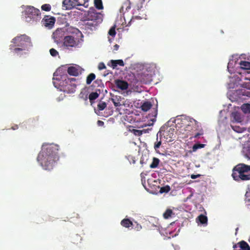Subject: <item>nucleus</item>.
Segmentation results:
<instances>
[{
    "mask_svg": "<svg viewBox=\"0 0 250 250\" xmlns=\"http://www.w3.org/2000/svg\"><path fill=\"white\" fill-rule=\"evenodd\" d=\"M24 8V13L26 21L41 19V13L39 9L32 6H25Z\"/></svg>",
    "mask_w": 250,
    "mask_h": 250,
    "instance_id": "423d86ee",
    "label": "nucleus"
},
{
    "mask_svg": "<svg viewBox=\"0 0 250 250\" xmlns=\"http://www.w3.org/2000/svg\"><path fill=\"white\" fill-rule=\"evenodd\" d=\"M95 75L94 73H91L86 78V83L90 84L92 81L95 79Z\"/></svg>",
    "mask_w": 250,
    "mask_h": 250,
    "instance_id": "cd10ccee",
    "label": "nucleus"
},
{
    "mask_svg": "<svg viewBox=\"0 0 250 250\" xmlns=\"http://www.w3.org/2000/svg\"><path fill=\"white\" fill-rule=\"evenodd\" d=\"M152 106L150 103L148 101L145 102L141 106V109L144 111H147Z\"/></svg>",
    "mask_w": 250,
    "mask_h": 250,
    "instance_id": "412c9836",
    "label": "nucleus"
},
{
    "mask_svg": "<svg viewBox=\"0 0 250 250\" xmlns=\"http://www.w3.org/2000/svg\"><path fill=\"white\" fill-rule=\"evenodd\" d=\"M80 36H81V37H83V35H82V33H80Z\"/></svg>",
    "mask_w": 250,
    "mask_h": 250,
    "instance_id": "6e6d98bb",
    "label": "nucleus"
},
{
    "mask_svg": "<svg viewBox=\"0 0 250 250\" xmlns=\"http://www.w3.org/2000/svg\"><path fill=\"white\" fill-rule=\"evenodd\" d=\"M240 67L243 69L250 70V62L246 61H241L240 62Z\"/></svg>",
    "mask_w": 250,
    "mask_h": 250,
    "instance_id": "4be33fe9",
    "label": "nucleus"
},
{
    "mask_svg": "<svg viewBox=\"0 0 250 250\" xmlns=\"http://www.w3.org/2000/svg\"><path fill=\"white\" fill-rule=\"evenodd\" d=\"M175 129L170 127L167 131H164L161 135H163L168 142H171L174 138Z\"/></svg>",
    "mask_w": 250,
    "mask_h": 250,
    "instance_id": "f8f14e48",
    "label": "nucleus"
},
{
    "mask_svg": "<svg viewBox=\"0 0 250 250\" xmlns=\"http://www.w3.org/2000/svg\"><path fill=\"white\" fill-rule=\"evenodd\" d=\"M62 34V32L61 31L57 30L53 34V37L55 40V42H58L60 40L59 39L61 36L60 35Z\"/></svg>",
    "mask_w": 250,
    "mask_h": 250,
    "instance_id": "bb28decb",
    "label": "nucleus"
},
{
    "mask_svg": "<svg viewBox=\"0 0 250 250\" xmlns=\"http://www.w3.org/2000/svg\"><path fill=\"white\" fill-rule=\"evenodd\" d=\"M41 8L42 10L49 11L51 10V6L49 4H45L42 6Z\"/></svg>",
    "mask_w": 250,
    "mask_h": 250,
    "instance_id": "72a5a7b5",
    "label": "nucleus"
},
{
    "mask_svg": "<svg viewBox=\"0 0 250 250\" xmlns=\"http://www.w3.org/2000/svg\"><path fill=\"white\" fill-rule=\"evenodd\" d=\"M42 22L45 26L50 28L54 25L55 19L53 17H46L42 20Z\"/></svg>",
    "mask_w": 250,
    "mask_h": 250,
    "instance_id": "2eb2a0df",
    "label": "nucleus"
},
{
    "mask_svg": "<svg viewBox=\"0 0 250 250\" xmlns=\"http://www.w3.org/2000/svg\"><path fill=\"white\" fill-rule=\"evenodd\" d=\"M99 95L100 94L98 93L97 92H92L90 93L89 96V99L90 103H91L93 100L97 99L99 97Z\"/></svg>",
    "mask_w": 250,
    "mask_h": 250,
    "instance_id": "b1692460",
    "label": "nucleus"
},
{
    "mask_svg": "<svg viewBox=\"0 0 250 250\" xmlns=\"http://www.w3.org/2000/svg\"><path fill=\"white\" fill-rule=\"evenodd\" d=\"M150 129H144L141 130L142 131H143V133H147V132H149Z\"/></svg>",
    "mask_w": 250,
    "mask_h": 250,
    "instance_id": "09e8293b",
    "label": "nucleus"
},
{
    "mask_svg": "<svg viewBox=\"0 0 250 250\" xmlns=\"http://www.w3.org/2000/svg\"><path fill=\"white\" fill-rule=\"evenodd\" d=\"M170 190V188L169 186H166L161 188L160 192L161 193H167Z\"/></svg>",
    "mask_w": 250,
    "mask_h": 250,
    "instance_id": "7c9ffc66",
    "label": "nucleus"
},
{
    "mask_svg": "<svg viewBox=\"0 0 250 250\" xmlns=\"http://www.w3.org/2000/svg\"><path fill=\"white\" fill-rule=\"evenodd\" d=\"M143 0L144 1L145 0Z\"/></svg>",
    "mask_w": 250,
    "mask_h": 250,
    "instance_id": "e2e57ef3",
    "label": "nucleus"
},
{
    "mask_svg": "<svg viewBox=\"0 0 250 250\" xmlns=\"http://www.w3.org/2000/svg\"><path fill=\"white\" fill-rule=\"evenodd\" d=\"M98 125L100 126L103 125H104V122L101 121H98Z\"/></svg>",
    "mask_w": 250,
    "mask_h": 250,
    "instance_id": "de8ad7c7",
    "label": "nucleus"
},
{
    "mask_svg": "<svg viewBox=\"0 0 250 250\" xmlns=\"http://www.w3.org/2000/svg\"><path fill=\"white\" fill-rule=\"evenodd\" d=\"M232 117L233 119L237 122H240L241 121V117L239 113L237 112L232 113Z\"/></svg>",
    "mask_w": 250,
    "mask_h": 250,
    "instance_id": "2f4dec72",
    "label": "nucleus"
},
{
    "mask_svg": "<svg viewBox=\"0 0 250 250\" xmlns=\"http://www.w3.org/2000/svg\"><path fill=\"white\" fill-rule=\"evenodd\" d=\"M14 44L9 46V49L16 53L28 50L32 46L31 39L26 35H21L13 38L11 41Z\"/></svg>",
    "mask_w": 250,
    "mask_h": 250,
    "instance_id": "f03ea898",
    "label": "nucleus"
},
{
    "mask_svg": "<svg viewBox=\"0 0 250 250\" xmlns=\"http://www.w3.org/2000/svg\"><path fill=\"white\" fill-rule=\"evenodd\" d=\"M84 1H85V0H81V1H79L80 3H83Z\"/></svg>",
    "mask_w": 250,
    "mask_h": 250,
    "instance_id": "864d4df0",
    "label": "nucleus"
},
{
    "mask_svg": "<svg viewBox=\"0 0 250 250\" xmlns=\"http://www.w3.org/2000/svg\"><path fill=\"white\" fill-rule=\"evenodd\" d=\"M189 123L187 125L186 129L188 130H197L198 132L194 136V138H198L204 134V130L200 123L195 120L189 118Z\"/></svg>",
    "mask_w": 250,
    "mask_h": 250,
    "instance_id": "0eeeda50",
    "label": "nucleus"
},
{
    "mask_svg": "<svg viewBox=\"0 0 250 250\" xmlns=\"http://www.w3.org/2000/svg\"><path fill=\"white\" fill-rule=\"evenodd\" d=\"M140 163H141V164H143V160H140Z\"/></svg>",
    "mask_w": 250,
    "mask_h": 250,
    "instance_id": "4d7b16f0",
    "label": "nucleus"
},
{
    "mask_svg": "<svg viewBox=\"0 0 250 250\" xmlns=\"http://www.w3.org/2000/svg\"><path fill=\"white\" fill-rule=\"evenodd\" d=\"M60 70H61V68H59V69H58L56 71V73L57 74H58V72H59L60 71Z\"/></svg>",
    "mask_w": 250,
    "mask_h": 250,
    "instance_id": "603ef678",
    "label": "nucleus"
},
{
    "mask_svg": "<svg viewBox=\"0 0 250 250\" xmlns=\"http://www.w3.org/2000/svg\"><path fill=\"white\" fill-rule=\"evenodd\" d=\"M76 0L77 2H79V0Z\"/></svg>",
    "mask_w": 250,
    "mask_h": 250,
    "instance_id": "13d9d810",
    "label": "nucleus"
},
{
    "mask_svg": "<svg viewBox=\"0 0 250 250\" xmlns=\"http://www.w3.org/2000/svg\"><path fill=\"white\" fill-rule=\"evenodd\" d=\"M229 63H228V67H229Z\"/></svg>",
    "mask_w": 250,
    "mask_h": 250,
    "instance_id": "680f3d73",
    "label": "nucleus"
},
{
    "mask_svg": "<svg viewBox=\"0 0 250 250\" xmlns=\"http://www.w3.org/2000/svg\"><path fill=\"white\" fill-rule=\"evenodd\" d=\"M50 54L52 56H56L57 55H58L59 53L55 49L51 48L50 49Z\"/></svg>",
    "mask_w": 250,
    "mask_h": 250,
    "instance_id": "c9c22d12",
    "label": "nucleus"
},
{
    "mask_svg": "<svg viewBox=\"0 0 250 250\" xmlns=\"http://www.w3.org/2000/svg\"><path fill=\"white\" fill-rule=\"evenodd\" d=\"M160 162V160L159 158L156 157H153L152 159V162L150 165L149 167L151 168H155L158 167Z\"/></svg>",
    "mask_w": 250,
    "mask_h": 250,
    "instance_id": "aec40b11",
    "label": "nucleus"
},
{
    "mask_svg": "<svg viewBox=\"0 0 250 250\" xmlns=\"http://www.w3.org/2000/svg\"><path fill=\"white\" fill-rule=\"evenodd\" d=\"M156 121V120H155V119L152 120V121H153V122H154V121Z\"/></svg>",
    "mask_w": 250,
    "mask_h": 250,
    "instance_id": "bf43d9fd",
    "label": "nucleus"
},
{
    "mask_svg": "<svg viewBox=\"0 0 250 250\" xmlns=\"http://www.w3.org/2000/svg\"><path fill=\"white\" fill-rule=\"evenodd\" d=\"M110 63L113 68H115L118 65L121 66H124V62L122 60H111Z\"/></svg>",
    "mask_w": 250,
    "mask_h": 250,
    "instance_id": "a211bd4d",
    "label": "nucleus"
},
{
    "mask_svg": "<svg viewBox=\"0 0 250 250\" xmlns=\"http://www.w3.org/2000/svg\"><path fill=\"white\" fill-rule=\"evenodd\" d=\"M113 103L114 104V105L116 106H120L121 105V104L120 103V101L118 100L116 101L115 99L113 98L112 99Z\"/></svg>",
    "mask_w": 250,
    "mask_h": 250,
    "instance_id": "58836bf2",
    "label": "nucleus"
},
{
    "mask_svg": "<svg viewBox=\"0 0 250 250\" xmlns=\"http://www.w3.org/2000/svg\"><path fill=\"white\" fill-rule=\"evenodd\" d=\"M79 96L80 98L83 99L84 100H86L87 99V94H85V93H83V92H81L80 93Z\"/></svg>",
    "mask_w": 250,
    "mask_h": 250,
    "instance_id": "e433bc0d",
    "label": "nucleus"
},
{
    "mask_svg": "<svg viewBox=\"0 0 250 250\" xmlns=\"http://www.w3.org/2000/svg\"><path fill=\"white\" fill-rule=\"evenodd\" d=\"M233 250H250V247L245 241H241L233 246Z\"/></svg>",
    "mask_w": 250,
    "mask_h": 250,
    "instance_id": "ddd939ff",
    "label": "nucleus"
},
{
    "mask_svg": "<svg viewBox=\"0 0 250 250\" xmlns=\"http://www.w3.org/2000/svg\"><path fill=\"white\" fill-rule=\"evenodd\" d=\"M122 226L129 228L130 227L133 226V223L129 219H123L120 223Z\"/></svg>",
    "mask_w": 250,
    "mask_h": 250,
    "instance_id": "dca6fc26",
    "label": "nucleus"
},
{
    "mask_svg": "<svg viewBox=\"0 0 250 250\" xmlns=\"http://www.w3.org/2000/svg\"><path fill=\"white\" fill-rule=\"evenodd\" d=\"M74 217L79 218V215H78V213H73V214L71 216V218H72Z\"/></svg>",
    "mask_w": 250,
    "mask_h": 250,
    "instance_id": "a18cd8bd",
    "label": "nucleus"
},
{
    "mask_svg": "<svg viewBox=\"0 0 250 250\" xmlns=\"http://www.w3.org/2000/svg\"><path fill=\"white\" fill-rule=\"evenodd\" d=\"M94 3L97 9L101 10L104 8L102 0H94Z\"/></svg>",
    "mask_w": 250,
    "mask_h": 250,
    "instance_id": "5701e85b",
    "label": "nucleus"
},
{
    "mask_svg": "<svg viewBox=\"0 0 250 250\" xmlns=\"http://www.w3.org/2000/svg\"><path fill=\"white\" fill-rule=\"evenodd\" d=\"M173 211L170 209H167L166 211L163 213V216L165 219H167L171 216Z\"/></svg>",
    "mask_w": 250,
    "mask_h": 250,
    "instance_id": "393cba45",
    "label": "nucleus"
},
{
    "mask_svg": "<svg viewBox=\"0 0 250 250\" xmlns=\"http://www.w3.org/2000/svg\"><path fill=\"white\" fill-rule=\"evenodd\" d=\"M115 83L119 88L122 90H125L127 89L128 87V83L125 81L121 80L119 79L115 81Z\"/></svg>",
    "mask_w": 250,
    "mask_h": 250,
    "instance_id": "4468645a",
    "label": "nucleus"
},
{
    "mask_svg": "<svg viewBox=\"0 0 250 250\" xmlns=\"http://www.w3.org/2000/svg\"><path fill=\"white\" fill-rule=\"evenodd\" d=\"M162 131H163V128H161V130L158 132V133L157 134V138H156L157 141L155 143L154 146V148L155 150H157L158 149H159L160 148V146L162 144L161 141V140H160V141L158 140V135L159 134H160V136H162Z\"/></svg>",
    "mask_w": 250,
    "mask_h": 250,
    "instance_id": "6ab92c4d",
    "label": "nucleus"
},
{
    "mask_svg": "<svg viewBox=\"0 0 250 250\" xmlns=\"http://www.w3.org/2000/svg\"><path fill=\"white\" fill-rule=\"evenodd\" d=\"M76 6H83L87 7L88 4L87 1H84L83 3L77 2L75 0H63L62 1V9L65 10H70Z\"/></svg>",
    "mask_w": 250,
    "mask_h": 250,
    "instance_id": "1a4fd4ad",
    "label": "nucleus"
},
{
    "mask_svg": "<svg viewBox=\"0 0 250 250\" xmlns=\"http://www.w3.org/2000/svg\"><path fill=\"white\" fill-rule=\"evenodd\" d=\"M83 40L76 36H66L63 38V46L65 48L72 50L73 48H80Z\"/></svg>",
    "mask_w": 250,
    "mask_h": 250,
    "instance_id": "39448f33",
    "label": "nucleus"
},
{
    "mask_svg": "<svg viewBox=\"0 0 250 250\" xmlns=\"http://www.w3.org/2000/svg\"><path fill=\"white\" fill-rule=\"evenodd\" d=\"M59 146L57 145L43 144L37 158V161L44 169L50 170L59 159Z\"/></svg>",
    "mask_w": 250,
    "mask_h": 250,
    "instance_id": "f257e3e1",
    "label": "nucleus"
},
{
    "mask_svg": "<svg viewBox=\"0 0 250 250\" xmlns=\"http://www.w3.org/2000/svg\"><path fill=\"white\" fill-rule=\"evenodd\" d=\"M18 128V126L17 125H15V126H12V128L13 129H14V130L16 129H17Z\"/></svg>",
    "mask_w": 250,
    "mask_h": 250,
    "instance_id": "8fccbe9b",
    "label": "nucleus"
},
{
    "mask_svg": "<svg viewBox=\"0 0 250 250\" xmlns=\"http://www.w3.org/2000/svg\"><path fill=\"white\" fill-rule=\"evenodd\" d=\"M157 110H156L155 111V115H154V116H155V118H156V116H157Z\"/></svg>",
    "mask_w": 250,
    "mask_h": 250,
    "instance_id": "3c124183",
    "label": "nucleus"
},
{
    "mask_svg": "<svg viewBox=\"0 0 250 250\" xmlns=\"http://www.w3.org/2000/svg\"><path fill=\"white\" fill-rule=\"evenodd\" d=\"M147 126V125H144L143 126Z\"/></svg>",
    "mask_w": 250,
    "mask_h": 250,
    "instance_id": "052dcab7",
    "label": "nucleus"
},
{
    "mask_svg": "<svg viewBox=\"0 0 250 250\" xmlns=\"http://www.w3.org/2000/svg\"><path fill=\"white\" fill-rule=\"evenodd\" d=\"M76 239L80 240V241L81 240V238L80 236L79 235H76L75 237H74L73 238V241H72L73 243L78 244V243H76V242L75 241V240Z\"/></svg>",
    "mask_w": 250,
    "mask_h": 250,
    "instance_id": "79ce46f5",
    "label": "nucleus"
},
{
    "mask_svg": "<svg viewBox=\"0 0 250 250\" xmlns=\"http://www.w3.org/2000/svg\"><path fill=\"white\" fill-rule=\"evenodd\" d=\"M200 176V175H193V174H192V175H190V178L192 179H195L196 178L199 177Z\"/></svg>",
    "mask_w": 250,
    "mask_h": 250,
    "instance_id": "c03bdc74",
    "label": "nucleus"
},
{
    "mask_svg": "<svg viewBox=\"0 0 250 250\" xmlns=\"http://www.w3.org/2000/svg\"><path fill=\"white\" fill-rule=\"evenodd\" d=\"M135 223H136V226L135 227V229H136L137 230H140L142 229L141 225L137 224L136 222Z\"/></svg>",
    "mask_w": 250,
    "mask_h": 250,
    "instance_id": "37998d69",
    "label": "nucleus"
},
{
    "mask_svg": "<svg viewBox=\"0 0 250 250\" xmlns=\"http://www.w3.org/2000/svg\"><path fill=\"white\" fill-rule=\"evenodd\" d=\"M137 79L139 81L145 84L148 83L151 81V75L145 72L138 73Z\"/></svg>",
    "mask_w": 250,
    "mask_h": 250,
    "instance_id": "9b49d317",
    "label": "nucleus"
},
{
    "mask_svg": "<svg viewBox=\"0 0 250 250\" xmlns=\"http://www.w3.org/2000/svg\"><path fill=\"white\" fill-rule=\"evenodd\" d=\"M94 83L97 84L98 86H101L103 84V82L101 80L97 79L94 82Z\"/></svg>",
    "mask_w": 250,
    "mask_h": 250,
    "instance_id": "a19ab883",
    "label": "nucleus"
},
{
    "mask_svg": "<svg viewBox=\"0 0 250 250\" xmlns=\"http://www.w3.org/2000/svg\"><path fill=\"white\" fill-rule=\"evenodd\" d=\"M119 45H118V44H116L114 46V50H118L119 49Z\"/></svg>",
    "mask_w": 250,
    "mask_h": 250,
    "instance_id": "49530a36",
    "label": "nucleus"
},
{
    "mask_svg": "<svg viewBox=\"0 0 250 250\" xmlns=\"http://www.w3.org/2000/svg\"><path fill=\"white\" fill-rule=\"evenodd\" d=\"M196 221L203 225H207L208 222L207 217L204 214H200L196 219Z\"/></svg>",
    "mask_w": 250,
    "mask_h": 250,
    "instance_id": "f3484780",
    "label": "nucleus"
},
{
    "mask_svg": "<svg viewBox=\"0 0 250 250\" xmlns=\"http://www.w3.org/2000/svg\"><path fill=\"white\" fill-rule=\"evenodd\" d=\"M108 33L110 36L114 37L116 34V32L115 31V27L112 26V27H111L109 30Z\"/></svg>",
    "mask_w": 250,
    "mask_h": 250,
    "instance_id": "473e14b6",
    "label": "nucleus"
},
{
    "mask_svg": "<svg viewBox=\"0 0 250 250\" xmlns=\"http://www.w3.org/2000/svg\"><path fill=\"white\" fill-rule=\"evenodd\" d=\"M205 147V144H195L192 146V151H196L198 149L203 148Z\"/></svg>",
    "mask_w": 250,
    "mask_h": 250,
    "instance_id": "c85d7f7f",
    "label": "nucleus"
},
{
    "mask_svg": "<svg viewBox=\"0 0 250 250\" xmlns=\"http://www.w3.org/2000/svg\"><path fill=\"white\" fill-rule=\"evenodd\" d=\"M242 111L245 113H250V104H244L241 106Z\"/></svg>",
    "mask_w": 250,
    "mask_h": 250,
    "instance_id": "a878e982",
    "label": "nucleus"
},
{
    "mask_svg": "<svg viewBox=\"0 0 250 250\" xmlns=\"http://www.w3.org/2000/svg\"><path fill=\"white\" fill-rule=\"evenodd\" d=\"M103 21V16L94 9H91L87 14V20L85 21L83 25L84 30L92 31Z\"/></svg>",
    "mask_w": 250,
    "mask_h": 250,
    "instance_id": "7ed1b4c3",
    "label": "nucleus"
},
{
    "mask_svg": "<svg viewBox=\"0 0 250 250\" xmlns=\"http://www.w3.org/2000/svg\"><path fill=\"white\" fill-rule=\"evenodd\" d=\"M242 86L245 87V88H247L248 89L250 90V82L249 83H242Z\"/></svg>",
    "mask_w": 250,
    "mask_h": 250,
    "instance_id": "ea45409f",
    "label": "nucleus"
},
{
    "mask_svg": "<svg viewBox=\"0 0 250 250\" xmlns=\"http://www.w3.org/2000/svg\"><path fill=\"white\" fill-rule=\"evenodd\" d=\"M83 69L79 65L71 66L67 68V73L70 76H78L82 72Z\"/></svg>",
    "mask_w": 250,
    "mask_h": 250,
    "instance_id": "9d476101",
    "label": "nucleus"
},
{
    "mask_svg": "<svg viewBox=\"0 0 250 250\" xmlns=\"http://www.w3.org/2000/svg\"><path fill=\"white\" fill-rule=\"evenodd\" d=\"M250 166L244 164L236 165L232 169L231 176L236 181L250 180Z\"/></svg>",
    "mask_w": 250,
    "mask_h": 250,
    "instance_id": "20e7f679",
    "label": "nucleus"
},
{
    "mask_svg": "<svg viewBox=\"0 0 250 250\" xmlns=\"http://www.w3.org/2000/svg\"><path fill=\"white\" fill-rule=\"evenodd\" d=\"M106 68V66L104 62H100L98 65V69L99 70H102Z\"/></svg>",
    "mask_w": 250,
    "mask_h": 250,
    "instance_id": "4c0bfd02",
    "label": "nucleus"
},
{
    "mask_svg": "<svg viewBox=\"0 0 250 250\" xmlns=\"http://www.w3.org/2000/svg\"><path fill=\"white\" fill-rule=\"evenodd\" d=\"M107 106V104L105 102H100L97 105L98 108L99 110H103Z\"/></svg>",
    "mask_w": 250,
    "mask_h": 250,
    "instance_id": "c756f323",
    "label": "nucleus"
},
{
    "mask_svg": "<svg viewBox=\"0 0 250 250\" xmlns=\"http://www.w3.org/2000/svg\"><path fill=\"white\" fill-rule=\"evenodd\" d=\"M133 132L134 133L135 135L138 136H140L143 134V131L138 129H133Z\"/></svg>",
    "mask_w": 250,
    "mask_h": 250,
    "instance_id": "f704fd0d",
    "label": "nucleus"
},
{
    "mask_svg": "<svg viewBox=\"0 0 250 250\" xmlns=\"http://www.w3.org/2000/svg\"><path fill=\"white\" fill-rule=\"evenodd\" d=\"M75 78H68L65 79L63 82V90L68 93H74L76 91L77 84L73 83L76 81Z\"/></svg>",
    "mask_w": 250,
    "mask_h": 250,
    "instance_id": "6e6552de",
    "label": "nucleus"
},
{
    "mask_svg": "<svg viewBox=\"0 0 250 250\" xmlns=\"http://www.w3.org/2000/svg\"><path fill=\"white\" fill-rule=\"evenodd\" d=\"M154 226H155V227H157V228H159V226H158V225H154Z\"/></svg>",
    "mask_w": 250,
    "mask_h": 250,
    "instance_id": "5fc2aeb1",
    "label": "nucleus"
}]
</instances>
